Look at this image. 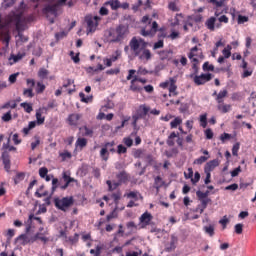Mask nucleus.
Returning a JSON list of instances; mask_svg holds the SVG:
<instances>
[{"label": "nucleus", "instance_id": "1", "mask_svg": "<svg viewBox=\"0 0 256 256\" xmlns=\"http://www.w3.org/2000/svg\"><path fill=\"white\" fill-rule=\"evenodd\" d=\"M149 43L143 38L133 37L129 42V47L133 51L135 57H138L141 61H151L153 54L151 50L147 49Z\"/></svg>", "mask_w": 256, "mask_h": 256}, {"label": "nucleus", "instance_id": "2", "mask_svg": "<svg viewBox=\"0 0 256 256\" xmlns=\"http://www.w3.org/2000/svg\"><path fill=\"white\" fill-rule=\"evenodd\" d=\"M129 35V27L120 24L116 28H110L106 32V37L109 43H123Z\"/></svg>", "mask_w": 256, "mask_h": 256}, {"label": "nucleus", "instance_id": "3", "mask_svg": "<svg viewBox=\"0 0 256 256\" xmlns=\"http://www.w3.org/2000/svg\"><path fill=\"white\" fill-rule=\"evenodd\" d=\"M6 25H15L16 31H23L25 29V18H23V12H11L7 16Z\"/></svg>", "mask_w": 256, "mask_h": 256}, {"label": "nucleus", "instance_id": "4", "mask_svg": "<svg viewBox=\"0 0 256 256\" xmlns=\"http://www.w3.org/2000/svg\"><path fill=\"white\" fill-rule=\"evenodd\" d=\"M74 203L75 199H73V196L54 199V205L56 209H59L64 213H67V211H69V208L72 207Z\"/></svg>", "mask_w": 256, "mask_h": 256}, {"label": "nucleus", "instance_id": "5", "mask_svg": "<svg viewBox=\"0 0 256 256\" xmlns=\"http://www.w3.org/2000/svg\"><path fill=\"white\" fill-rule=\"evenodd\" d=\"M99 21H101V17L99 16H86L85 22L87 23V33H95L97 27H99Z\"/></svg>", "mask_w": 256, "mask_h": 256}, {"label": "nucleus", "instance_id": "6", "mask_svg": "<svg viewBox=\"0 0 256 256\" xmlns=\"http://www.w3.org/2000/svg\"><path fill=\"white\" fill-rule=\"evenodd\" d=\"M149 111H151V108L145 104H142L138 107L136 115L133 116L134 127L137 125V121H139V119H145L147 117Z\"/></svg>", "mask_w": 256, "mask_h": 256}, {"label": "nucleus", "instance_id": "7", "mask_svg": "<svg viewBox=\"0 0 256 256\" xmlns=\"http://www.w3.org/2000/svg\"><path fill=\"white\" fill-rule=\"evenodd\" d=\"M213 79V74L207 73V74H201V75H196L193 78V81L195 85H205V83H209Z\"/></svg>", "mask_w": 256, "mask_h": 256}, {"label": "nucleus", "instance_id": "8", "mask_svg": "<svg viewBox=\"0 0 256 256\" xmlns=\"http://www.w3.org/2000/svg\"><path fill=\"white\" fill-rule=\"evenodd\" d=\"M152 220H153V216L151 215V213L149 212L143 213L139 218L142 229H145V227H147L148 225H151Z\"/></svg>", "mask_w": 256, "mask_h": 256}, {"label": "nucleus", "instance_id": "9", "mask_svg": "<svg viewBox=\"0 0 256 256\" xmlns=\"http://www.w3.org/2000/svg\"><path fill=\"white\" fill-rule=\"evenodd\" d=\"M43 15L46 17H49V15H53L54 17H57V5L56 4H47L43 9H42Z\"/></svg>", "mask_w": 256, "mask_h": 256}, {"label": "nucleus", "instance_id": "10", "mask_svg": "<svg viewBox=\"0 0 256 256\" xmlns=\"http://www.w3.org/2000/svg\"><path fill=\"white\" fill-rule=\"evenodd\" d=\"M81 117V114L73 113L68 116L66 122L70 127H77V125H79V121H81Z\"/></svg>", "mask_w": 256, "mask_h": 256}, {"label": "nucleus", "instance_id": "11", "mask_svg": "<svg viewBox=\"0 0 256 256\" xmlns=\"http://www.w3.org/2000/svg\"><path fill=\"white\" fill-rule=\"evenodd\" d=\"M160 61H172L173 60V50L166 49L158 52Z\"/></svg>", "mask_w": 256, "mask_h": 256}, {"label": "nucleus", "instance_id": "12", "mask_svg": "<svg viewBox=\"0 0 256 256\" xmlns=\"http://www.w3.org/2000/svg\"><path fill=\"white\" fill-rule=\"evenodd\" d=\"M228 94L229 92L227 91V89H224L221 90L218 94L217 91H214L212 97H216V103H218V105H221L225 102V97H227Z\"/></svg>", "mask_w": 256, "mask_h": 256}, {"label": "nucleus", "instance_id": "13", "mask_svg": "<svg viewBox=\"0 0 256 256\" xmlns=\"http://www.w3.org/2000/svg\"><path fill=\"white\" fill-rule=\"evenodd\" d=\"M158 29H159V24H157V21H154L152 22L150 30H146L145 28L141 30V35H143V37H149V35H153V33H157Z\"/></svg>", "mask_w": 256, "mask_h": 256}, {"label": "nucleus", "instance_id": "14", "mask_svg": "<svg viewBox=\"0 0 256 256\" xmlns=\"http://www.w3.org/2000/svg\"><path fill=\"white\" fill-rule=\"evenodd\" d=\"M130 91H133V93H141L143 91V86L137 82V76H134L130 82Z\"/></svg>", "mask_w": 256, "mask_h": 256}, {"label": "nucleus", "instance_id": "15", "mask_svg": "<svg viewBox=\"0 0 256 256\" xmlns=\"http://www.w3.org/2000/svg\"><path fill=\"white\" fill-rule=\"evenodd\" d=\"M43 113H47V107L40 108L36 111L37 125H43V123H45V116H43Z\"/></svg>", "mask_w": 256, "mask_h": 256}, {"label": "nucleus", "instance_id": "16", "mask_svg": "<svg viewBox=\"0 0 256 256\" xmlns=\"http://www.w3.org/2000/svg\"><path fill=\"white\" fill-rule=\"evenodd\" d=\"M220 162L219 159H214L206 163L204 167L205 173H211L215 169V167H219Z\"/></svg>", "mask_w": 256, "mask_h": 256}, {"label": "nucleus", "instance_id": "17", "mask_svg": "<svg viewBox=\"0 0 256 256\" xmlns=\"http://www.w3.org/2000/svg\"><path fill=\"white\" fill-rule=\"evenodd\" d=\"M215 23H217V18L212 16L206 20L205 27H207L209 31H215V27H217V24Z\"/></svg>", "mask_w": 256, "mask_h": 256}, {"label": "nucleus", "instance_id": "18", "mask_svg": "<svg viewBox=\"0 0 256 256\" xmlns=\"http://www.w3.org/2000/svg\"><path fill=\"white\" fill-rule=\"evenodd\" d=\"M116 179H118L120 185H123V183H127V181H129V174L125 170H122L116 174Z\"/></svg>", "mask_w": 256, "mask_h": 256}, {"label": "nucleus", "instance_id": "19", "mask_svg": "<svg viewBox=\"0 0 256 256\" xmlns=\"http://www.w3.org/2000/svg\"><path fill=\"white\" fill-rule=\"evenodd\" d=\"M62 178L65 181V185L60 186V189H67L69 187L70 183H75V178H71V176L67 175V172H63Z\"/></svg>", "mask_w": 256, "mask_h": 256}, {"label": "nucleus", "instance_id": "20", "mask_svg": "<svg viewBox=\"0 0 256 256\" xmlns=\"http://www.w3.org/2000/svg\"><path fill=\"white\" fill-rule=\"evenodd\" d=\"M175 79L170 78V85H169V97H175L178 95L177 93V85L175 84Z\"/></svg>", "mask_w": 256, "mask_h": 256}, {"label": "nucleus", "instance_id": "21", "mask_svg": "<svg viewBox=\"0 0 256 256\" xmlns=\"http://www.w3.org/2000/svg\"><path fill=\"white\" fill-rule=\"evenodd\" d=\"M199 51V48L197 46H194L190 49V52L188 53V59H193V57H200V59H203L205 56H203V52H200V55L197 53Z\"/></svg>", "mask_w": 256, "mask_h": 256}, {"label": "nucleus", "instance_id": "22", "mask_svg": "<svg viewBox=\"0 0 256 256\" xmlns=\"http://www.w3.org/2000/svg\"><path fill=\"white\" fill-rule=\"evenodd\" d=\"M104 5H110L112 11H117V9H121V2L119 0H109L105 2Z\"/></svg>", "mask_w": 256, "mask_h": 256}, {"label": "nucleus", "instance_id": "23", "mask_svg": "<svg viewBox=\"0 0 256 256\" xmlns=\"http://www.w3.org/2000/svg\"><path fill=\"white\" fill-rule=\"evenodd\" d=\"M179 137V134L171 132L166 141L168 147H173L175 145V138Z\"/></svg>", "mask_w": 256, "mask_h": 256}, {"label": "nucleus", "instance_id": "24", "mask_svg": "<svg viewBox=\"0 0 256 256\" xmlns=\"http://www.w3.org/2000/svg\"><path fill=\"white\" fill-rule=\"evenodd\" d=\"M179 242V238L177 236L172 235L170 240V247H168V251H175L177 249V243Z\"/></svg>", "mask_w": 256, "mask_h": 256}, {"label": "nucleus", "instance_id": "25", "mask_svg": "<svg viewBox=\"0 0 256 256\" xmlns=\"http://www.w3.org/2000/svg\"><path fill=\"white\" fill-rule=\"evenodd\" d=\"M163 185H165V181H163V178H161V176H157L154 179V187H155V189H157V191H159L161 189V187H163Z\"/></svg>", "mask_w": 256, "mask_h": 256}, {"label": "nucleus", "instance_id": "26", "mask_svg": "<svg viewBox=\"0 0 256 256\" xmlns=\"http://www.w3.org/2000/svg\"><path fill=\"white\" fill-rule=\"evenodd\" d=\"M217 109L221 113H229V111H231V104H218Z\"/></svg>", "mask_w": 256, "mask_h": 256}, {"label": "nucleus", "instance_id": "27", "mask_svg": "<svg viewBox=\"0 0 256 256\" xmlns=\"http://www.w3.org/2000/svg\"><path fill=\"white\" fill-rule=\"evenodd\" d=\"M201 205L199 206L200 213H203L206 209L209 203H211V198H206L204 200H199Z\"/></svg>", "mask_w": 256, "mask_h": 256}, {"label": "nucleus", "instance_id": "28", "mask_svg": "<svg viewBox=\"0 0 256 256\" xmlns=\"http://www.w3.org/2000/svg\"><path fill=\"white\" fill-rule=\"evenodd\" d=\"M184 19H185V16H183L182 13L176 14V16L174 18V22L172 23L173 27H177V25H181V23H183Z\"/></svg>", "mask_w": 256, "mask_h": 256}, {"label": "nucleus", "instance_id": "29", "mask_svg": "<svg viewBox=\"0 0 256 256\" xmlns=\"http://www.w3.org/2000/svg\"><path fill=\"white\" fill-rule=\"evenodd\" d=\"M106 184L108 185V191H115V189H117V187H120L121 183L116 182V181H111V180H107Z\"/></svg>", "mask_w": 256, "mask_h": 256}, {"label": "nucleus", "instance_id": "30", "mask_svg": "<svg viewBox=\"0 0 256 256\" xmlns=\"http://www.w3.org/2000/svg\"><path fill=\"white\" fill-rule=\"evenodd\" d=\"M219 23H216V29H221L222 24L221 23H229V17L227 15H222L218 18Z\"/></svg>", "mask_w": 256, "mask_h": 256}, {"label": "nucleus", "instance_id": "31", "mask_svg": "<svg viewBox=\"0 0 256 256\" xmlns=\"http://www.w3.org/2000/svg\"><path fill=\"white\" fill-rule=\"evenodd\" d=\"M100 157L102 161H109V150L105 146L100 150Z\"/></svg>", "mask_w": 256, "mask_h": 256}, {"label": "nucleus", "instance_id": "32", "mask_svg": "<svg viewBox=\"0 0 256 256\" xmlns=\"http://www.w3.org/2000/svg\"><path fill=\"white\" fill-rule=\"evenodd\" d=\"M181 123H183V119H181V117H176L174 120L170 122V127L172 129H177V127H179Z\"/></svg>", "mask_w": 256, "mask_h": 256}, {"label": "nucleus", "instance_id": "33", "mask_svg": "<svg viewBox=\"0 0 256 256\" xmlns=\"http://www.w3.org/2000/svg\"><path fill=\"white\" fill-rule=\"evenodd\" d=\"M25 179V172H18L14 177V184L19 185Z\"/></svg>", "mask_w": 256, "mask_h": 256}, {"label": "nucleus", "instance_id": "34", "mask_svg": "<svg viewBox=\"0 0 256 256\" xmlns=\"http://www.w3.org/2000/svg\"><path fill=\"white\" fill-rule=\"evenodd\" d=\"M9 143H11V138H8L7 143L3 144V151H17V148L15 146H10Z\"/></svg>", "mask_w": 256, "mask_h": 256}, {"label": "nucleus", "instance_id": "35", "mask_svg": "<svg viewBox=\"0 0 256 256\" xmlns=\"http://www.w3.org/2000/svg\"><path fill=\"white\" fill-rule=\"evenodd\" d=\"M210 156H200L199 158L195 159L193 165H203L206 163Z\"/></svg>", "mask_w": 256, "mask_h": 256}, {"label": "nucleus", "instance_id": "36", "mask_svg": "<svg viewBox=\"0 0 256 256\" xmlns=\"http://www.w3.org/2000/svg\"><path fill=\"white\" fill-rule=\"evenodd\" d=\"M49 76V70L45 69V68H40L38 71V77L40 79H47V77Z\"/></svg>", "mask_w": 256, "mask_h": 256}, {"label": "nucleus", "instance_id": "37", "mask_svg": "<svg viewBox=\"0 0 256 256\" xmlns=\"http://www.w3.org/2000/svg\"><path fill=\"white\" fill-rule=\"evenodd\" d=\"M204 231L209 235L210 237H213L215 235V226L209 225V226H204Z\"/></svg>", "mask_w": 256, "mask_h": 256}, {"label": "nucleus", "instance_id": "38", "mask_svg": "<svg viewBox=\"0 0 256 256\" xmlns=\"http://www.w3.org/2000/svg\"><path fill=\"white\" fill-rule=\"evenodd\" d=\"M111 199H113L115 205H119V201L121 200V191H117L110 195Z\"/></svg>", "mask_w": 256, "mask_h": 256}, {"label": "nucleus", "instance_id": "39", "mask_svg": "<svg viewBox=\"0 0 256 256\" xmlns=\"http://www.w3.org/2000/svg\"><path fill=\"white\" fill-rule=\"evenodd\" d=\"M20 107H23V109L26 113H31L33 111V105H31L27 102L21 103Z\"/></svg>", "mask_w": 256, "mask_h": 256}, {"label": "nucleus", "instance_id": "40", "mask_svg": "<svg viewBox=\"0 0 256 256\" xmlns=\"http://www.w3.org/2000/svg\"><path fill=\"white\" fill-rule=\"evenodd\" d=\"M45 84H43V82H37L36 84V93L38 95H41V93H43L45 91Z\"/></svg>", "mask_w": 256, "mask_h": 256}, {"label": "nucleus", "instance_id": "41", "mask_svg": "<svg viewBox=\"0 0 256 256\" xmlns=\"http://www.w3.org/2000/svg\"><path fill=\"white\" fill-rule=\"evenodd\" d=\"M24 97H29L30 99H33L35 97V94L33 93V88H26L23 90Z\"/></svg>", "mask_w": 256, "mask_h": 256}, {"label": "nucleus", "instance_id": "42", "mask_svg": "<svg viewBox=\"0 0 256 256\" xmlns=\"http://www.w3.org/2000/svg\"><path fill=\"white\" fill-rule=\"evenodd\" d=\"M76 145H77V147H80L81 149H83V147H87V139L78 138L76 141Z\"/></svg>", "mask_w": 256, "mask_h": 256}, {"label": "nucleus", "instance_id": "43", "mask_svg": "<svg viewBox=\"0 0 256 256\" xmlns=\"http://www.w3.org/2000/svg\"><path fill=\"white\" fill-rule=\"evenodd\" d=\"M17 241H22V245H27L29 244V236L22 234L17 238Z\"/></svg>", "mask_w": 256, "mask_h": 256}, {"label": "nucleus", "instance_id": "44", "mask_svg": "<svg viewBox=\"0 0 256 256\" xmlns=\"http://www.w3.org/2000/svg\"><path fill=\"white\" fill-rule=\"evenodd\" d=\"M201 179V174L199 172H195L194 177L191 178L192 185H197Z\"/></svg>", "mask_w": 256, "mask_h": 256}, {"label": "nucleus", "instance_id": "45", "mask_svg": "<svg viewBox=\"0 0 256 256\" xmlns=\"http://www.w3.org/2000/svg\"><path fill=\"white\" fill-rule=\"evenodd\" d=\"M202 69L203 71H215V66L213 64H209V62H205Z\"/></svg>", "mask_w": 256, "mask_h": 256}, {"label": "nucleus", "instance_id": "46", "mask_svg": "<svg viewBox=\"0 0 256 256\" xmlns=\"http://www.w3.org/2000/svg\"><path fill=\"white\" fill-rule=\"evenodd\" d=\"M231 46L228 45L226 48L223 49L222 53L224 55L225 59H229V57H231Z\"/></svg>", "mask_w": 256, "mask_h": 256}, {"label": "nucleus", "instance_id": "47", "mask_svg": "<svg viewBox=\"0 0 256 256\" xmlns=\"http://www.w3.org/2000/svg\"><path fill=\"white\" fill-rule=\"evenodd\" d=\"M200 125L205 129L207 127V114L200 115Z\"/></svg>", "mask_w": 256, "mask_h": 256}, {"label": "nucleus", "instance_id": "48", "mask_svg": "<svg viewBox=\"0 0 256 256\" xmlns=\"http://www.w3.org/2000/svg\"><path fill=\"white\" fill-rule=\"evenodd\" d=\"M47 173H49V169H47V167H41L39 169V175L41 179H45V177H47Z\"/></svg>", "mask_w": 256, "mask_h": 256}, {"label": "nucleus", "instance_id": "49", "mask_svg": "<svg viewBox=\"0 0 256 256\" xmlns=\"http://www.w3.org/2000/svg\"><path fill=\"white\" fill-rule=\"evenodd\" d=\"M103 248L101 246H97L96 249H91L90 254L94 256H101V250Z\"/></svg>", "mask_w": 256, "mask_h": 256}, {"label": "nucleus", "instance_id": "50", "mask_svg": "<svg viewBox=\"0 0 256 256\" xmlns=\"http://www.w3.org/2000/svg\"><path fill=\"white\" fill-rule=\"evenodd\" d=\"M168 9L174 12L180 11L179 6H177V3L175 2H169Z\"/></svg>", "mask_w": 256, "mask_h": 256}, {"label": "nucleus", "instance_id": "51", "mask_svg": "<svg viewBox=\"0 0 256 256\" xmlns=\"http://www.w3.org/2000/svg\"><path fill=\"white\" fill-rule=\"evenodd\" d=\"M249 22L248 16L238 15V25H243V23Z\"/></svg>", "mask_w": 256, "mask_h": 256}, {"label": "nucleus", "instance_id": "52", "mask_svg": "<svg viewBox=\"0 0 256 256\" xmlns=\"http://www.w3.org/2000/svg\"><path fill=\"white\" fill-rule=\"evenodd\" d=\"M165 47V42L163 40H159L158 42L154 43L153 49L154 51L157 49H163Z\"/></svg>", "mask_w": 256, "mask_h": 256}, {"label": "nucleus", "instance_id": "53", "mask_svg": "<svg viewBox=\"0 0 256 256\" xmlns=\"http://www.w3.org/2000/svg\"><path fill=\"white\" fill-rule=\"evenodd\" d=\"M117 153L118 155H123L127 153V147H125L123 144H119L117 147Z\"/></svg>", "mask_w": 256, "mask_h": 256}, {"label": "nucleus", "instance_id": "54", "mask_svg": "<svg viewBox=\"0 0 256 256\" xmlns=\"http://www.w3.org/2000/svg\"><path fill=\"white\" fill-rule=\"evenodd\" d=\"M17 77H19V72L11 74L8 78L9 83H11L12 85L14 83H17Z\"/></svg>", "mask_w": 256, "mask_h": 256}, {"label": "nucleus", "instance_id": "55", "mask_svg": "<svg viewBox=\"0 0 256 256\" xmlns=\"http://www.w3.org/2000/svg\"><path fill=\"white\" fill-rule=\"evenodd\" d=\"M235 234L241 235L243 233V224L239 223L234 226Z\"/></svg>", "mask_w": 256, "mask_h": 256}, {"label": "nucleus", "instance_id": "56", "mask_svg": "<svg viewBox=\"0 0 256 256\" xmlns=\"http://www.w3.org/2000/svg\"><path fill=\"white\" fill-rule=\"evenodd\" d=\"M60 157H62V160L65 161L66 159H71L73 155L69 151H64L60 153Z\"/></svg>", "mask_w": 256, "mask_h": 256}, {"label": "nucleus", "instance_id": "57", "mask_svg": "<svg viewBox=\"0 0 256 256\" xmlns=\"http://www.w3.org/2000/svg\"><path fill=\"white\" fill-rule=\"evenodd\" d=\"M58 187H59V179L53 178L52 179V193H55V191H57Z\"/></svg>", "mask_w": 256, "mask_h": 256}, {"label": "nucleus", "instance_id": "58", "mask_svg": "<svg viewBox=\"0 0 256 256\" xmlns=\"http://www.w3.org/2000/svg\"><path fill=\"white\" fill-rule=\"evenodd\" d=\"M70 57L73 60L74 63H79V61H81V59L79 58V53H77L75 55V52L71 51L70 52Z\"/></svg>", "mask_w": 256, "mask_h": 256}, {"label": "nucleus", "instance_id": "59", "mask_svg": "<svg viewBox=\"0 0 256 256\" xmlns=\"http://www.w3.org/2000/svg\"><path fill=\"white\" fill-rule=\"evenodd\" d=\"M229 139H231V134L229 133H223L220 136V141H222V143H225L226 141H229Z\"/></svg>", "mask_w": 256, "mask_h": 256}, {"label": "nucleus", "instance_id": "60", "mask_svg": "<svg viewBox=\"0 0 256 256\" xmlns=\"http://www.w3.org/2000/svg\"><path fill=\"white\" fill-rule=\"evenodd\" d=\"M13 61L14 63H17L19 61H21V59H23V57H25V53H18L16 55H13Z\"/></svg>", "mask_w": 256, "mask_h": 256}, {"label": "nucleus", "instance_id": "61", "mask_svg": "<svg viewBox=\"0 0 256 256\" xmlns=\"http://www.w3.org/2000/svg\"><path fill=\"white\" fill-rule=\"evenodd\" d=\"M11 119H12L11 111H8L7 113H5V114L2 116V121H4L5 123L11 121Z\"/></svg>", "mask_w": 256, "mask_h": 256}, {"label": "nucleus", "instance_id": "62", "mask_svg": "<svg viewBox=\"0 0 256 256\" xmlns=\"http://www.w3.org/2000/svg\"><path fill=\"white\" fill-rule=\"evenodd\" d=\"M188 172H184L185 179H193V168H188Z\"/></svg>", "mask_w": 256, "mask_h": 256}, {"label": "nucleus", "instance_id": "63", "mask_svg": "<svg viewBox=\"0 0 256 256\" xmlns=\"http://www.w3.org/2000/svg\"><path fill=\"white\" fill-rule=\"evenodd\" d=\"M70 243H77L79 241V234L75 233L74 236L68 237Z\"/></svg>", "mask_w": 256, "mask_h": 256}, {"label": "nucleus", "instance_id": "64", "mask_svg": "<svg viewBox=\"0 0 256 256\" xmlns=\"http://www.w3.org/2000/svg\"><path fill=\"white\" fill-rule=\"evenodd\" d=\"M206 139H213V130L207 128L204 132Z\"/></svg>", "mask_w": 256, "mask_h": 256}]
</instances>
